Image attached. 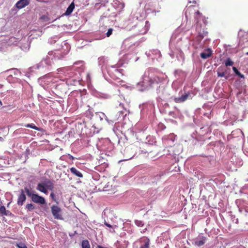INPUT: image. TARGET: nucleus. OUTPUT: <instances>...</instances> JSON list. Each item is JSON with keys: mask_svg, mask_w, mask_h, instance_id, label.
<instances>
[{"mask_svg": "<svg viewBox=\"0 0 248 248\" xmlns=\"http://www.w3.org/2000/svg\"><path fill=\"white\" fill-rule=\"evenodd\" d=\"M50 196L53 200L55 201V195L53 192L51 193Z\"/></svg>", "mask_w": 248, "mask_h": 248, "instance_id": "24", "label": "nucleus"}, {"mask_svg": "<svg viewBox=\"0 0 248 248\" xmlns=\"http://www.w3.org/2000/svg\"><path fill=\"white\" fill-rule=\"evenodd\" d=\"M9 213H10V211L6 210V212L4 213L3 215L8 216Z\"/></svg>", "mask_w": 248, "mask_h": 248, "instance_id": "26", "label": "nucleus"}, {"mask_svg": "<svg viewBox=\"0 0 248 248\" xmlns=\"http://www.w3.org/2000/svg\"><path fill=\"white\" fill-rule=\"evenodd\" d=\"M17 246L19 248H27L26 246L24 244L22 243L18 244Z\"/></svg>", "mask_w": 248, "mask_h": 248, "instance_id": "22", "label": "nucleus"}, {"mask_svg": "<svg viewBox=\"0 0 248 248\" xmlns=\"http://www.w3.org/2000/svg\"><path fill=\"white\" fill-rule=\"evenodd\" d=\"M47 18V17L45 16H41V18L42 19H45V18Z\"/></svg>", "mask_w": 248, "mask_h": 248, "instance_id": "28", "label": "nucleus"}, {"mask_svg": "<svg viewBox=\"0 0 248 248\" xmlns=\"http://www.w3.org/2000/svg\"><path fill=\"white\" fill-rule=\"evenodd\" d=\"M51 211L55 219L62 220V209L57 205H53L51 207Z\"/></svg>", "mask_w": 248, "mask_h": 248, "instance_id": "4", "label": "nucleus"}, {"mask_svg": "<svg viewBox=\"0 0 248 248\" xmlns=\"http://www.w3.org/2000/svg\"><path fill=\"white\" fill-rule=\"evenodd\" d=\"M54 187L53 183L49 179H46L44 182L38 183L36 189L41 192L47 194V189L53 190Z\"/></svg>", "mask_w": 248, "mask_h": 248, "instance_id": "2", "label": "nucleus"}, {"mask_svg": "<svg viewBox=\"0 0 248 248\" xmlns=\"http://www.w3.org/2000/svg\"><path fill=\"white\" fill-rule=\"evenodd\" d=\"M25 191L27 195L31 197V201L36 203H39L40 204H44L46 203L45 198L42 196H39L36 194H33L31 189L28 187H25Z\"/></svg>", "mask_w": 248, "mask_h": 248, "instance_id": "3", "label": "nucleus"}, {"mask_svg": "<svg viewBox=\"0 0 248 248\" xmlns=\"http://www.w3.org/2000/svg\"><path fill=\"white\" fill-rule=\"evenodd\" d=\"M30 2V0H19L17 2L16 6L18 9H21L24 8L25 6L29 4Z\"/></svg>", "mask_w": 248, "mask_h": 248, "instance_id": "7", "label": "nucleus"}, {"mask_svg": "<svg viewBox=\"0 0 248 248\" xmlns=\"http://www.w3.org/2000/svg\"><path fill=\"white\" fill-rule=\"evenodd\" d=\"M69 157L72 160L74 159V157L72 155H69Z\"/></svg>", "mask_w": 248, "mask_h": 248, "instance_id": "27", "label": "nucleus"}, {"mask_svg": "<svg viewBox=\"0 0 248 248\" xmlns=\"http://www.w3.org/2000/svg\"><path fill=\"white\" fill-rule=\"evenodd\" d=\"M246 55H248V52L246 53Z\"/></svg>", "mask_w": 248, "mask_h": 248, "instance_id": "31", "label": "nucleus"}, {"mask_svg": "<svg viewBox=\"0 0 248 248\" xmlns=\"http://www.w3.org/2000/svg\"><path fill=\"white\" fill-rule=\"evenodd\" d=\"M26 209L28 211H31L35 209V206L32 203H28L26 206Z\"/></svg>", "mask_w": 248, "mask_h": 248, "instance_id": "17", "label": "nucleus"}, {"mask_svg": "<svg viewBox=\"0 0 248 248\" xmlns=\"http://www.w3.org/2000/svg\"><path fill=\"white\" fill-rule=\"evenodd\" d=\"M82 248H91L89 242L88 240H84L81 243Z\"/></svg>", "mask_w": 248, "mask_h": 248, "instance_id": "12", "label": "nucleus"}, {"mask_svg": "<svg viewBox=\"0 0 248 248\" xmlns=\"http://www.w3.org/2000/svg\"><path fill=\"white\" fill-rule=\"evenodd\" d=\"M0 104L1 105H2V103L1 102V101H0Z\"/></svg>", "mask_w": 248, "mask_h": 248, "instance_id": "30", "label": "nucleus"}, {"mask_svg": "<svg viewBox=\"0 0 248 248\" xmlns=\"http://www.w3.org/2000/svg\"><path fill=\"white\" fill-rule=\"evenodd\" d=\"M211 55V52H208L207 53H205V52H202V53H201V57H202V59H207L209 57H210Z\"/></svg>", "mask_w": 248, "mask_h": 248, "instance_id": "16", "label": "nucleus"}, {"mask_svg": "<svg viewBox=\"0 0 248 248\" xmlns=\"http://www.w3.org/2000/svg\"><path fill=\"white\" fill-rule=\"evenodd\" d=\"M195 6H189L185 12V16L187 18L191 14H194L195 19L196 20V30L198 32V40H201L203 37L207 34V31H205L204 29H202V25L200 23V20L202 19L205 25L207 24L206 17L202 15V14L198 10L195 9Z\"/></svg>", "mask_w": 248, "mask_h": 248, "instance_id": "1", "label": "nucleus"}, {"mask_svg": "<svg viewBox=\"0 0 248 248\" xmlns=\"http://www.w3.org/2000/svg\"><path fill=\"white\" fill-rule=\"evenodd\" d=\"M26 197L23 189L21 190L20 193L18 196L17 203L19 206H22L26 201Z\"/></svg>", "mask_w": 248, "mask_h": 248, "instance_id": "5", "label": "nucleus"}, {"mask_svg": "<svg viewBox=\"0 0 248 248\" xmlns=\"http://www.w3.org/2000/svg\"><path fill=\"white\" fill-rule=\"evenodd\" d=\"M70 171L71 172V173L75 175V176H76L78 177H80V178H81L83 177V175L81 173V172H80L79 170H77L75 168L72 167L70 169Z\"/></svg>", "mask_w": 248, "mask_h": 248, "instance_id": "11", "label": "nucleus"}, {"mask_svg": "<svg viewBox=\"0 0 248 248\" xmlns=\"http://www.w3.org/2000/svg\"><path fill=\"white\" fill-rule=\"evenodd\" d=\"M105 225L106 226H107V227H108L109 228H112V226L110 224H108V223H107L106 222H105Z\"/></svg>", "mask_w": 248, "mask_h": 248, "instance_id": "25", "label": "nucleus"}, {"mask_svg": "<svg viewBox=\"0 0 248 248\" xmlns=\"http://www.w3.org/2000/svg\"><path fill=\"white\" fill-rule=\"evenodd\" d=\"M25 126L26 127H30V128L34 129L36 130L39 131H41V128H39V127L36 126L33 124H26L25 125Z\"/></svg>", "mask_w": 248, "mask_h": 248, "instance_id": "13", "label": "nucleus"}, {"mask_svg": "<svg viewBox=\"0 0 248 248\" xmlns=\"http://www.w3.org/2000/svg\"><path fill=\"white\" fill-rule=\"evenodd\" d=\"M75 8V4L74 2H72L70 5L68 6V7L67 8L66 12L64 14L65 16H69L70 15L72 12H73V10Z\"/></svg>", "mask_w": 248, "mask_h": 248, "instance_id": "10", "label": "nucleus"}, {"mask_svg": "<svg viewBox=\"0 0 248 248\" xmlns=\"http://www.w3.org/2000/svg\"><path fill=\"white\" fill-rule=\"evenodd\" d=\"M150 240L149 238H146L144 241V244L141 246L140 248H150Z\"/></svg>", "mask_w": 248, "mask_h": 248, "instance_id": "14", "label": "nucleus"}, {"mask_svg": "<svg viewBox=\"0 0 248 248\" xmlns=\"http://www.w3.org/2000/svg\"><path fill=\"white\" fill-rule=\"evenodd\" d=\"M232 70L236 74V75H237L239 77L241 78H244V76L235 67H233Z\"/></svg>", "mask_w": 248, "mask_h": 248, "instance_id": "15", "label": "nucleus"}, {"mask_svg": "<svg viewBox=\"0 0 248 248\" xmlns=\"http://www.w3.org/2000/svg\"><path fill=\"white\" fill-rule=\"evenodd\" d=\"M3 139L2 137H0V141H3Z\"/></svg>", "mask_w": 248, "mask_h": 248, "instance_id": "29", "label": "nucleus"}, {"mask_svg": "<svg viewBox=\"0 0 248 248\" xmlns=\"http://www.w3.org/2000/svg\"><path fill=\"white\" fill-rule=\"evenodd\" d=\"M112 29L111 28L109 29L106 33L107 36L109 37L112 34Z\"/></svg>", "mask_w": 248, "mask_h": 248, "instance_id": "23", "label": "nucleus"}, {"mask_svg": "<svg viewBox=\"0 0 248 248\" xmlns=\"http://www.w3.org/2000/svg\"><path fill=\"white\" fill-rule=\"evenodd\" d=\"M190 96V94L189 93H185V94L182 95L181 97H175L174 98V101L176 103H181L186 101L188 97Z\"/></svg>", "mask_w": 248, "mask_h": 248, "instance_id": "6", "label": "nucleus"}, {"mask_svg": "<svg viewBox=\"0 0 248 248\" xmlns=\"http://www.w3.org/2000/svg\"><path fill=\"white\" fill-rule=\"evenodd\" d=\"M124 112L123 111H119L117 112L116 117L114 119L115 121H117L119 118L123 117Z\"/></svg>", "mask_w": 248, "mask_h": 248, "instance_id": "19", "label": "nucleus"}, {"mask_svg": "<svg viewBox=\"0 0 248 248\" xmlns=\"http://www.w3.org/2000/svg\"><path fill=\"white\" fill-rule=\"evenodd\" d=\"M225 64L226 66H232L233 64V62L229 58L225 61Z\"/></svg>", "mask_w": 248, "mask_h": 248, "instance_id": "18", "label": "nucleus"}, {"mask_svg": "<svg viewBox=\"0 0 248 248\" xmlns=\"http://www.w3.org/2000/svg\"><path fill=\"white\" fill-rule=\"evenodd\" d=\"M207 240L206 237L201 236H199L195 242V245L198 247L203 246Z\"/></svg>", "mask_w": 248, "mask_h": 248, "instance_id": "8", "label": "nucleus"}, {"mask_svg": "<svg viewBox=\"0 0 248 248\" xmlns=\"http://www.w3.org/2000/svg\"><path fill=\"white\" fill-rule=\"evenodd\" d=\"M220 67L217 70V74L218 77H223L225 76V73L224 72H220Z\"/></svg>", "mask_w": 248, "mask_h": 248, "instance_id": "20", "label": "nucleus"}, {"mask_svg": "<svg viewBox=\"0 0 248 248\" xmlns=\"http://www.w3.org/2000/svg\"><path fill=\"white\" fill-rule=\"evenodd\" d=\"M6 208L4 206H1L0 207V212L3 215L4 212H6Z\"/></svg>", "mask_w": 248, "mask_h": 248, "instance_id": "21", "label": "nucleus"}, {"mask_svg": "<svg viewBox=\"0 0 248 248\" xmlns=\"http://www.w3.org/2000/svg\"><path fill=\"white\" fill-rule=\"evenodd\" d=\"M163 79L162 78H159L157 76H154L153 77H152L150 78L149 79V83L150 85H152L155 83H159L161 82H162Z\"/></svg>", "mask_w": 248, "mask_h": 248, "instance_id": "9", "label": "nucleus"}]
</instances>
